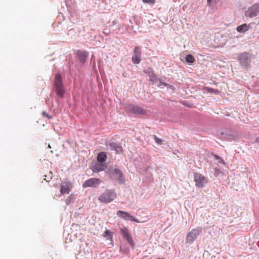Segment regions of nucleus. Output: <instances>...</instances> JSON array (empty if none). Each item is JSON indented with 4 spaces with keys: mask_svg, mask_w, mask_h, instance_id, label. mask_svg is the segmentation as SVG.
<instances>
[{
    "mask_svg": "<svg viewBox=\"0 0 259 259\" xmlns=\"http://www.w3.org/2000/svg\"><path fill=\"white\" fill-rule=\"evenodd\" d=\"M109 178L121 185L125 182V178L123 172L116 166H112L108 170Z\"/></svg>",
    "mask_w": 259,
    "mask_h": 259,
    "instance_id": "obj_1",
    "label": "nucleus"
},
{
    "mask_svg": "<svg viewBox=\"0 0 259 259\" xmlns=\"http://www.w3.org/2000/svg\"><path fill=\"white\" fill-rule=\"evenodd\" d=\"M116 198V193L114 190L106 189L104 192L100 195L99 201L103 203H109Z\"/></svg>",
    "mask_w": 259,
    "mask_h": 259,
    "instance_id": "obj_2",
    "label": "nucleus"
},
{
    "mask_svg": "<svg viewBox=\"0 0 259 259\" xmlns=\"http://www.w3.org/2000/svg\"><path fill=\"white\" fill-rule=\"evenodd\" d=\"M202 229L201 227H197L191 230L188 233L186 237V243L187 244L193 243L198 236L202 233Z\"/></svg>",
    "mask_w": 259,
    "mask_h": 259,
    "instance_id": "obj_3",
    "label": "nucleus"
},
{
    "mask_svg": "<svg viewBox=\"0 0 259 259\" xmlns=\"http://www.w3.org/2000/svg\"><path fill=\"white\" fill-rule=\"evenodd\" d=\"M238 59L240 64L245 69H248L250 66L251 55L246 52H243L239 54Z\"/></svg>",
    "mask_w": 259,
    "mask_h": 259,
    "instance_id": "obj_4",
    "label": "nucleus"
},
{
    "mask_svg": "<svg viewBox=\"0 0 259 259\" xmlns=\"http://www.w3.org/2000/svg\"><path fill=\"white\" fill-rule=\"evenodd\" d=\"M54 85L57 95L60 98H63L65 94V90L63 88L62 77L60 74H56Z\"/></svg>",
    "mask_w": 259,
    "mask_h": 259,
    "instance_id": "obj_5",
    "label": "nucleus"
},
{
    "mask_svg": "<svg viewBox=\"0 0 259 259\" xmlns=\"http://www.w3.org/2000/svg\"><path fill=\"white\" fill-rule=\"evenodd\" d=\"M123 109L127 113L132 114L145 115L146 111L140 107L133 104H126L123 105Z\"/></svg>",
    "mask_w": 259,
    "mask_h": 259,
    "instance_id": "obj_6",
    "label": "nucleus"
},
{
    "mask_svg": "<svg viewBox=\"0 0 259 259\" xmlns=\"http://www.w3.org/2000/svg\"><path fill=\"white\" fill-rule=\"evenodd\" d=\"M195 185L198 188H203L207 183V180L202 175L196 172L194 177Z\"/></svg>",
    "mask_w": 259,
    "mask_h": 259,
    "instance_id": "obj_7",
    "label": "nucleus"
},
{
    "mask_svg": "<svg viewBox=\"0 0 259 259\" xmlns=\"http://www.w3.org/2000/svg\"><path fill=\"white\" fill-rule=\"evenodd\" d=\"M259 13V4L255 3L245 12V15L247 17L253 18L257 16Z\"/></svg>",
    "mask_w": 259,
    "mask_h": 259,
    "instance_id": "obj_8",
    "label": "nucleus"
},
{
    "mask_svg": "<svg viewBox=\"0 0 259 259\" xmlns=\"http://www.w3.org/2000/svg\"><path fill=\"white\" fill-rule=\"evenodd\" d=\"M116 215L125 221H131L136 223L140 222L135 217L132 215L130 213L126 211L118 210L116 212Z\"/></svg>",
    "mask_w": 259,
    "mask_h": 259,
    "instance_id": "obj_9",
    "label": "nucleus"
},
{
    "mask_svg": "<svg viewBox=\"0 0 259 259\" xmlns=\"http://www.w3.org/2000/svg\"><path fill=\"white\" fill-rule=\"evenodd\" d=\"M101 183V180L98 178L89 179L83 183L82 187L85 188L87 187L96 188Z\"/></svg>",
    "mask_w": 259,
    "mask_h": 259,
    "instance_id": "obj_10",
    "label": "nucleus"
},
{
    "mask_svg": "<svg viewBox=\"0 0 259 259\" xmlns=\"http://www.w3.org/2000/svg\"><path fill=\"white\" fill-rule=\"evenodd\" d=\"M141 49L137 46L136 47L134 50V54L132 56V62L135 64H139L141 61Z\"/></svg>",
    "mask_w": 259,
    "mask_h": 259,
    "instance_id": "obj_11",
    "label": "nucleus"
},
{
    "mask_svg": "<svg viewBox=\"0 0 259 259\" xmlns=\"http://www.w3.org/2000/svg\"><path fill=\"white\" fill-rule=\"evenodd\" d=\"M72 189V184L70 182H63L60 186L61 194H69Z\"/></svg>",
    "mask_w": 259,
    "mask_h": 259,
    "instance_id": "obj_12",
    "label": "nucleus"
},
{
    "mask_svg": "<svg viewBox=\"0 0 259 259\" xmlns=\"http://www.w3.org/2000/svg\"><path fill=\"white\" fill-rule=\"evenodd\" d=\"M107 146L111 150L115 151L116 154H120L122 152V146L119 144L110 142Z\"/></svg>",
    "mask_w": 259,
    "mask_h": 259,
    "instance_id": "obj_13",
    "label": "nucleus"
},
{
    "mask_svg": "<svg viewBox=\"0 0 259 259\" xmlns=\"http://www.w3.org/2000/svg\"><path fill=\"white\" fill-rule=\"evenodd\" d=\"M107 167V166L105 163L98 162L93 166L92 170L94 172H99L105 170Z\"/></svg>",
    "mask_w": 259,
    "mask_h": 259,
    "instance_id": "obj_14",
    "label": "nucleus"
},
{
    "mask_svg": "<svg viewBox=\"0 0 259 259\" xmlns=\"http://www.w3.org/2000/svg\"><path fill=\"white\" fill-rule=\"evenodd\" d=\"M77 57L80 62L83 63L86 61L88 53L86 51H78L77 52Z\"/></svg>",
    "mask_w": 259,
    "mask_h": 259,
    "instance_id": "obj_15",
    "label": "nucleus"
},
{
    "mask_svg": "<svg viewBox=\"0 0 259 259\" xmlns=\"http://www.w3.org/2000/svg\"><path fill=\"white\" fill-rule=\"evenodd\" d=\"M249 28V25H247V24L244 23L240 26H238L237 27L236 30L238 32L244 33L248 30Z\"/></svg>",
    "mask_w": 259,
    "mask_h": 259,
    "instance_id": "obj_16",
    "label": "nucleus"
},
{
    "mask_svg": "<svg viewBox=\"0 0 259 259\" xmlns=\"http://www.w3.org/2000/svg\"><path fill=\"white\" fill-rule=\"evenodd\" d=\"M107 158V155L105 152L99 153L97 156V161L99 162L105 163Z\"/></svg>",
    "mask_w": 259,
    "mask_h": 259,
    "instance_id": "obj_17",
    "label": "nucleus"
},
{
    "mask_svg": "<svg viewBox=\"0 0 259 259\" xmlns=\"http://www.w3.org/2000/svg\"><path fill=\"white\" fill-rule=\"evenodd\" d=\"M185 59L186 61L189 63H193L195 61L194 57L190 54L186 56Z\"/></svg>",
    "mask_w": 259,
    "mask_h": 259,
    "instance_id": "obj_18",
    "label": "nucleus"
},
{
    "mask_svg": "<svg viewBox=\"0 0 259 259\" xmlns=\"http://www.w3.org/2000/svg\"><path fill=\"white\" fill-rule=\"evenodd\" d=\"M120 232L124 238L130 235L128 230L126 228L120 229Z\"/></svg>",
    "mask_w": 259,
    "mask_h": 259,
    "instance_id": "obj_19",
    "label": "nucleus"
},
{
    "mask_svg": "<svg viewBox=\"0 0 259 259\" xmlns=\"http://www.w3.org/2000/svg\"><path fill=\"white\" fill-rule=\"evenodd\" d=\"M149 76L150 81L151 82L152 84L154 83L155 80L157 77L156 74H155L154 72H152L150 74H149Z\"/></svg>",
    "mask_w": 259,
    "mask_h": 259,
    "instance_id": "obj_20",
    "label": "nucleus"
},
{
    "mask_svg": "<svg viewBox=\"0 0 259 259\" xmlns=\"http://www.w3.org/2000/svg\"><path fill=\"white\" fill-rule=\"evenodd\" d=\"M167 85L168 84L167 83L162 82L161 79H160L158 83H157V86L161 88H163L164 87H167Z\"/></svg>",
    "mask_w": 259,
    "mask_h": 259,
    "instance_id": "obj_21",
    "label": "nucleus"
},
{
    "mask_svg": "<svg viewBox=\"0 0 259 259\" xmlns=\"http://www.w3.org/2000/svg\"><path fill=\"white\" fill-rule=\"evenodd\" d=\"M154 140H155V142L157 144H158L159 145L162 144V143L163 142V140L162 139H160L158 138L156 136H154Z\"/></svg>",
    "mask_w": 259,
    "mask_h": 259,
    "instance_id": "obj_22",
    "label": "nucleus"
},
{
    "mask_svg": "<svg viewBox=\"0 0 259 259\" xmlns=\"http://www.w3.org/2000/svg\"><path fill=\"white\" fill-rule=\"evenodd\" d=\"M143 2L146 4H154L155 0H142Z\"/></svg>",
    "mask_w": 259,
    "mask_h": 259,
    "instance_id": "obj_23",
    "label": "nucleus"
},
{
    "mask_svg": "<svg viewBox=\"0 0 259 259\" xmlns=\"http://www.w3.org/2000/svg\"><path fill=\"white\" fill-rule=\"evenodd\" d=\"M73 201V198L71 197H69L66 200V204L67 205H69V204L71 203V202Z\"/></svg>",
    "mask_w": 259,
    "mask_h": 259,
    "instance_id": "obj_24",
    "label": "nucleus"
},
{
    "mask_svg": "<svg viewBox=\"0 0 259 259\" xmlns=\"http://www.w3.org/2000/svg\"><path fill=\"white\" fill-rule=\"evenodd\" d=\"M104 236L111 237V232L109 230H106L104 232Z\"/></svg>",
    "mask_w": 259,
    "mask_h": 259,
    "instance_id": "obj_25",
    "label": "nucleus"
},
{
    "mask_svg": "<svg viewBox=\"0 0 259 259\" xmlns=\"http://www.w3.org/2000/svg\"><path fill=\"white\" fill-rule=\"evenodd\" d=\"M42 114L43 116L47 117L48 119H50L52 118V116L48 115L45 111H43L42 112Z\"/></svg>",
    "mask_w": 259,
    "mask_h": 259,
    "instance_id": "obj_26",
    "label": "nucleus"
},
{
    "mask_svg": "<svg viewBox=\"0 0 259 259\" xmlns=\"http://www.w3.org/2000/svg\"><path fill=\"white\" fill-rule=\"evenodd\" d=\"M220 172V170L219 168H215V172L214 175L215 176L217 177Z\"/></svg>",
    "mask_w": 259,
    "mask_h": 259,
    "instance_id": "obj_27",
    "label": "nucleus"
},
{
    "mask_svg": "<svg viewBox=\"0 0 259 259\" xmlns=\"http://www.w3.org/2000/svg\"><path fill=\"white\" fill-rule=\"evenodd\" d=\"M125 238L126 239L127 241L128 242V241H130L131 239H132V236H131V235L130 234L129 235H128L127 236H126V237H125Z\"/></svg>",
    "mask_w": 259,
    "mask_h": 259,
    "instance_id": "obj_28",
    "label": "nucleus"
},
{
    "mask_svg": "<svg viewBox=\"0 0 259 259\" xmlns=\"http://www.w3.org/2000/svg\"><path fill=\"white\" fill-rule=\"evenodd\" d=\"M128 243L132 246H134V241H133V238L132 239H131L130 241H128Z\"/></svg>",
    "mask_w": 259,
    "mask_h": 259,
    "instance_id": "obj_29",
    "label": "nucleus"
},
{
    "mask_svg": "<svg viewBox=\"0 0 259 259\" xmlns=\"http://www.w3.org/2000/svg\"><path fill=\"white\" fill-rule=\"evenodd\" d=\"M160 79H159V78H158L157 77H156V79L155 80V81H154V84L156 85H157V83H158V82L159 81Z\"/></svg>",
    "mask_w": 259,
    "mask_h": 259,
    "instance_id": "obj_30",
    "label": "nucleus"
},
{
    "mask_svg": "<svg viewBox=\"0 0 259 259\" xmlns=\"http://www.w3.org/2000/svg\"><path fill=\"white\" fill-rule=\"evenodd\" d=\"M219 162L220 163H222V164H224L225 163V162L224 161V160L221 158H220V159H219Z\"/></svg>",
    "mask_w": 259,
    "mask_h": 259,
    "instance_id": "obj_31",
    "label": "nucleus"
},
{
    "mask_svg": "<svg viewBox=\"0 0 259 259\" xmlns=\"http://www.w3.org/2000/svg\"><path fill=\"white\" fill-rule=\"evenodd\" d=\"M207 89L209 91V92L212 93L215 91V90L211 88H207Z\"/></svg>",
    "mask_w": 259,
    "mask_h": 259,
    "instance_id": "obj_32",
    "label": "nucleus"
},
{
    "mask_svg": "<svg viewBox=\"0 0 259 259\" xmlns=\"http://www.w3.org/2000/svg\"><path fill=\"white\" fill-rule=\"evenodd\" d=\"M214 157H215V158L216 159H218V160H219V159H220V158H221L220 157H219V156H218V155H215L214 156Z\"/></svg>",
    "mask_w": 259,
    "mask_h": 259,
    "instance_id": "obj_33",
    "label": "nucleus"
},
{
    "mask_svg": "<svg viewBox=\"0 0 259 259\" xmlns=\"http://www.w3.org/2000/svg\"><path fill=\"white\" fill-rule=\"evenodd\" d=\"M211 0H207L208 5H210L211 3Z\"/></svg>",
    "mask_w": 259,
    "mask_h": 259,
    "instance_id": "obj_34",
    "label": "nucleus"
},
{
    "mask_svg": "<svg viewBox=\"0 0 259 259\" xmlns=\"http://www.w3.org/2000/svg\"><path fill=\"white\" fill-rule=\"evenodd\" d=\"M157 259H164V258H160V257H158V258H157Z\"/></svg>",
    "mask_w": 259,
    "mask_h": 259,
    "instance_id": "obj_35",
    "label": "nucleus"
}]
</instances>
